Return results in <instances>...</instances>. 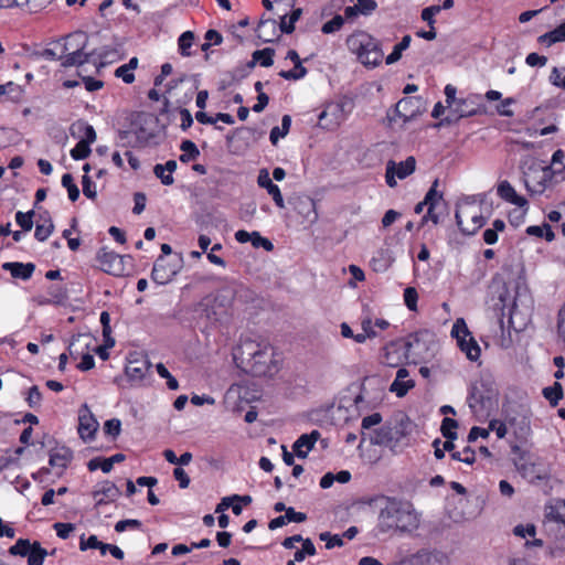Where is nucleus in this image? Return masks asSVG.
Returning <instances> with one entry per match:
<instances>
[{
    "label": "nucleus",
    "mask_w": 565,
    "mask_h": 565,
    "mask_svg": "<svg viewBox=\"0 0 565 565\" xmlns=\"http://www.w3.org/2000/svg\"><path fill=\"white\" fill-rule=\"evenodd\" d=\"M141 526H142L141 521L136 520V519H126V520H120L115 524V531L118 533H121V532L126 531V529H128V527L139 530V529H141Z\"/></svg>",
    "instance_id": "69168bd1"
},
{
    "label": "nucleus",
    "mask_w": 565,
    "mask_h": 565,
    "mask_svg": "<svg viewBox=\"0 0 565 565\" xmlns=\"http://www.w3.org/2000/svg\"><path fill=\"white\" fill-rule=\"evenodd\" d=\"M455 220L463 235H475L487 222V218L481 213H471V211L461 205L456 210Z\"/></svg>",
    "instance_id": "ddd939ff"
},
{
    "label": "nucleus",
    "mask_w": 565,
    "mask_h": 565,
    "mask_svg": "<svg viewBox=\"0 0 565 565\" xmlns=\"http://www.w3.org/2000/svg\"><path fill=\"white\" fill-rule=\"evenodd\" d=\"M235 298V289L225 287L220 289L215 296L204 297L198 305V312L205 318L211 326L227 322Z\"/></svg>",
    "instance_id": "f03ea898"
},
{
    "label": "nucleus",
    "mask_w": 565,
    "mask_h": 565,
    "mask_svg": "<svg viewBox=\"0 0 565 565\" xmlns=\"http://www.w3.org/2000/svg\"><path fill=\"white\" fill-rule=\"evenodd\" d=\"M295 4V0H275V7L273 10V14L279 19V22L284 18L288 17V10L292 9Z\"/></svg>",
    "instance_id": "09e8293b"
},
{
    "label": "nucleus",
    "mask_w": 565,
    "mask_h": 565,
    "mask_svg": "<svg viewBox=\"0 0 565 565\" xmlns=\"http://www.w3.org/2000/svg\"><path fill=\"white\" fill-rule=\"evenodd\" d=\"M42 401V393L40 392L39 386L33 385L28 391V396L25 398V402L28 403L29 407L31 408H39Z\"/></svg>",
    "instance_id": "4d7b16f0"
},
{
    "label": "nucleus",
    "mask_w": 565,
    "mask_h": 565,
    "mask_svg": "<svg viewBox=\"0 0 565 565\" xmlns=\"http://www.w3.org/2000/svg\"><path fill=\"white\" fill-rule=\"evenodd\" d=\"M395 439L394 428L391 425H383L374 429L370 435V443L372 445L387 446Z\"/></svg>",
    "instance_id": "a878e982"
},
{
    "label": "nucleus",
    "mask_w": 565,
    "mask_h": 565,
    "mask_svg": "<svg viewBox=\"0 0 565 565\" xmlns=\"http://www.w3.org/2000/svg\"><path fill=\"white\" fill-rule=\"evenodd\" d=\"M40 220L42 221V223H36L34 237L39 242H44L52 234L54 230V224L47 212L40 214Z\"/></svg>",
    "instance_id": "c756f323"
},
{
    "label": "nucleus",
    "mask_w": 565,
    "mask_h": 565,
    "mask_svg": "<svg viewBox=\"0 0 565 565\" xmlns=\"http://www.w3.org/2000/svg\"><path fill=\"white\" fill-rule=\"evenodd\" d=\"M343 24L344 18L340 14H337L322 25L321 31L324 34H331L339 31L343 26Z\"/></svg>",
    "instance_id": "864d4df0"
},
{
    "label": "nucleus",
    "mask_w": 565,
    "mask_h": 565,
    "mask_svg": "<svg viewBox=\"0 0 565 565\" xmlns=\"http://www.w3.org/2000/svg\"><path fill=\"white\" fill-rule=\"evenodd\" d=\"M439 179H435L430 189L425 195V203L428 207H437L439 202L443 200V192L437 190Z\"/></svg>",
    "instance_id": "49530a36"
},
{
    "label": "nucleus",
    "mask_w": 565,
    "mask_h": 565,
    "mask_svg": "<svg viewBox=\"0 0 565 565\" xmlns=\"http://www.w3.org/2000/svg\"><path fill=\"white\" fill-rule=\"evenodd\" d=\"M96 51L77 50L71 51L63 56L61 65L63 67L81 66L85 63L93 62Z\"/></svg>",
    "instance_id": "aec40b11"
},
{
    "label": "nucleus",
    "mask_w": 565,
    "mask_h": 565,
    "mask_svg": "<svg viewBox=\"0 0 565 565\" xmlns=\"http://www.w3.org/2000/svg\"><path fill=\"white\" fill-rule=\"evenodd\" d=\"M418 294L414 287H407L404 290V301L406 307L415 311L417 309Z\"/></svg>",
    "instance_id": "052dcab7"
},
{
    "label": "nucleus",
    "mask_w": 565,
    "mask_h": 565,
    "mask_svg": "<svg viewBox=\"0 0 565 565\" xmlns=\"http://www.w3.org/2000/svg\"><path fill=\"white\" fill-rule=\"evenodd\" d=\"M275 350L270 344L246 340L233 352L237 367L253 376H271L276 370Z\"/></svg>",
    "instance_id": "f257e3e1"
},
{
    "label": "nucleus",
    "mask_w": 565,
    "mask_h": 565,
    "mask_svg": "<svg viewBox=\"0 0 565 565\" xmlns=\"http://www.w3.org/2000/svg\"><path fill=\"white\" fill-rule=\"evenodd\" d=\"M481 99V95L478 94H471L466 98H460L451 109V113L456 115L457 119L483 114L484 106L480 103Z\"/></svg>",
    "instance_id": "4468645a"
},
{
    "label": "nucleus",
    "mask_w": 565,
    "mask_h": 565,
    "mask_svg": "<svg viewBox=\"0 0 565 565\" xmlns=\"http://www.w3.org/2000/svg\"><path fill=\"white\" fill-rule=\"evenodd\" d=\"M33 210L26 213L19 211L15 214V222L24 232L31 231L33 227Z\"/></svg>",
    "instance_id": "8fccbe9b"
},
{
    "label": "nucleus",
    "mask_w": 565,
    "mask_h": 565,
    "mask_svg": "<svg viewBox=\"0 0 565 565\" xmlns=\"http://www.w3.org/2000/svg\"><path fill=\"white\" fill-rule=\"evenodd\" d=\"M90 152L87 141H78L76 146L71 150V156L74 160L85 159Z\"/></svg>",
    "instance_id": "680f3d73"
},
{
    "label": "nucleus",
    "mask_w": 565,
    "mask_h": 565,
    "mask_svg": "<svg viewBox=\"0 0 565 565\" xmlns=\"http://www.w3.org/2000/svg\"><path fill=\"white\" fill-rule=\"evenodd\" d=\"M347 46L367 68H375L382 63L384 53L381 41L365 31H358L349 35Z\"/></svg>",
    "instance_id": "20e7f679"
},
{
    "label": "nucleus",
    "mask_w": 565,
    "mask_h": 565,
    "mask_svg": "<svg viewBox=\"0 0 565 565\" xmlns=\"http://www.w3.org/2000/svg\"><path fill=\"white\" fill-rule=\"evenodd\" d=\"M88 44V36L83 31H76L66 36V42L64 44V51L67 52L70 50H86Z\"/></svg>",
    "instance_id": "c85d7f7f"
},
{
    "label": "nucleus",
    "mask_w": 565,
    "mask_h": 565,
    "mask_svg": "<svg viewBox=\"0 0 565 565\" xmlns=\"http://www.w3.org/2000/svg\"><path fill=\"white\" fill-rule=\"evenodd\" d=\"M150 365L148 361H129V364L125 369V373L130 382L139 383L143 380L146 373L149 371Z\"/></svg>",
    "instance_id": "393cba45"
},
{
    "label": "nucleus",
    "mask_w": 565,
    "mask_h": 565,
    "mask_svg": "<svg viewBox=\"0 0 565 565\" xmlns=\"http://www.w3.org/2000/svg\"><path fill=\"white\" fill-rule=\"evenodd\" d=\"M420 97H404L396 104V111L401 117L413 118L420 113Z\"/></svg>",
    "instance_id": "4be33fe9"
},
{
    "label": "nucleus",
    "mask_w": 565,
    "mask_h": 565,
    "mask_svg": "<svg viewBox=\"0 0 565 565\" xmlns=\"http://www.w3.org/2000/svg\"><path fill=\"white\" fill-rule=\"evenodd\" d=\"M73 459V451L67 447H62L56 451L50 452L49 463L51 467H60L63 470L67 468Z\"/></svg>",
    "instance_id": "cd10ccee"
},
{
    "label": "nucleus",
    "mask_w": 565,
    "mask_h": 565,
    "mask_svg": "<svg viewBox=\"0 0 565 565\" xmlns=\"http://www.w3.org/2000/svg\"><path fill=\"white\" fill-rule=\"evenodd\" d=\"M416 160L414 157H408L406 160L396 164L395 161L390 160L386 164V172L384 177H408L415 171Z\"/></svg>",
    "instance_id": "6ab92c4d"
},
{
    "label": "nucleus",
    "mask_w": 565,
    "mask_h": 565,
    "mask_svg": "<svg viewBox=\"0 0 565 565\" xmlns=\"http://www.w3.org/2000/svg\"><path fill=\"white\" fill-rule=\"evenodd\" d=\"M550 82L552 85L565 89V67H553Z\"/></svg>",
    "instance_id": "bf43d9fd"
},
{
    "label": "nucleus",
    "mask_w": 565,
    "mask_h": 565,
    "mask_svg": "<svg viewBox=\"0 0 565 565\" xmlns=\"http://www.w3.org/2000/svg\"><path fill=\"white\" fill-rule=\"evenodd\" d=\"M257 183L262 189H266L268 194L273 198V201L279 209L285 207V200L277 184L273 182V179H257Z\"/></svg>",
    "instance_id": "7c9ffc66"
},
{
    "label": "nucleus",
    "mask_w": 565,
    "mask_h": 565,
    "mask_svg": "<svg viewBox=\"0 0 565 565\" xmlns=\"http://www.w3.org/2000/svg\"><path fill=\"white\" fill-rule=\"evenodd\" d=\"M120 43H115L114 45H104L100 49L95 50L96 54L94 57V64L98 63L100 66H105L116 62L120 57Z\"/></svg>",
    "instance_id": "412c9836"
},
{
    "label": "nucleus",
    "mask_w": 565,
    "mask_h": 565,
    "mask_svg": "<svg viewBox=\"0 0 565 565\" xmlns=\"http://www.w3.org/2000/svg\"><path fill=\"white\" fill-rule=\"evenodd\" d=\"M53 529L55 530L56 535L60 539L66 540L68 539L70 534L75 530V524L56 522L53 524Z\"/></svg>",
    "instance_id": "0e129e2a"
},
{
    "label": "nucleus",
    "mask_w": 565,
    "mask_h": 565,
    "mask_svg": "<svg viewBox=\"0 0 565 565\" xmlns=\"http://www.w3.org/2000/svg\"><path fill=\"white\" fill-rule=\"evenodd\" d=\"M1 267L3 270L9 271L12 278L23 281L31 279L35 270L33 263L6 262Z\"/></svg>",
    "instance_id": "a211bd4d"
},
{
    "label": "nucleus",
    "mask_w": 565,
    "mask_h": 565,
    "mask_svg": "<svg viewBox=\"0 0 565 565\" xmlns=\"http://www.w3.org/2000/svg\"><path fill=\"white\" fill-rule=\"evenodd\" d=\"M498 194L501 199L520 207L527 203L523 196L516 194L514 188L508 181H502L498 185Z\"/></svg>",
    "instance_id": "bb28decb"
},
{
    "label": "nucleus",
    "mask_w": 565,
    "mask_h": 565,
    "mask_svg": "<svg viewBox=\"0 0 565 565\" xmlns=\"http://www.w3.org/2000/svg\"><path fill=\"white\" fill-rule=\"evenodd\" d=\"M511 451H512V454L515 455V458L513 459V462H514V466H515L516 470L519 469L520 465L526 463L527 461H531L529 452L523 450L520 446L513 445L511 447Z\"/></svg>",
    "instance_id": "e2e57ef3"
},
{
    "label": "nucleus",
    "mask_w": 565,
    "mask_h": 565,
    "mask_svg": "<svg viewBox=\"0 0 565 565\" xmlns=\"http://www.w3.org/2000/svg\"><path fill=\"white\" fill-rule=\"evenodd\" d=\"M24 89L21 85L15 84L14 82L7 83V96L8 99L13 103H20L23 98Z\"/></svg>",
    "instance_id": "603ef678"
},
{
    "label": "nucleus",
    "mask_w": 565,
    "mask_h": 565,
    "mask_svg": "<svg viewBox=\"0 0 565 565\" xmlns=\"http://www.w3.org/2000/svg\"><path fill=\"white\" fill-rule=\"evenodd\" d=\"M445 557V554L441 552L427 550H420L415 555V559L422 565H428L431 559L441 561Z\"/></svg>",
    "instance_id": "a18cd8bd"
},
{
    "label": "nucleus",
    "mask_w": 565,
    "mask_h": 565,
    "mask_svg": "<svg viewBox=\"0 0 565 565\" xmlns=\"http://www.w3.org/2000/svg\"><path fill=\"white\" fill-rule=\"evenodd\" d=\"M382 499L386 503L379 514L376 529L380 533H387L392 530L405 532L417 527V518L404 509L399 501L388 497H382Z\"/></svg>",
    "instance_id": "7ed1b4c3"
},
{
    "label": "nucleus",
    "mask_w": 565,
    "mask_h": 565,
    "mask_svg": "<svg viewBox=\"0 0 565 565\" xmlns=\"http://www.w3.org/2000/svg\"><path fill=\"white\" fill-rule=\"evenodd\" d=\"M291 126V117L289 115H284L281 118V127H274L270 130L269 139L273 145H276L279 138L285 137L290 129Z\"/></svg>",
    "instance_id": "a19ab883"
},
{
    "label": "nucleus",
    "mask_w": 565,
    "mask_h": 565,
    "mask_svg": "<svg viewBox=\"0 0 565 565\" xmlns=\"http://www.w3.org/2000/svg\"><path fill=\"white\" fill-rule=\"evenodd\" d=\"M275 50L271 47H265L257 50L252 55V61L248 63L249 67H253L257 62L263 67H269L274 64Z\"/></svg>",
    "instance_id": "473e14b6"
},
{
    "label": "nucleus",
    "mask_w": 565,
    "mask_h": 565,
    "mask_svg": "<svg viewBox=\"0 0 565 565\" xmlns=\"http://www.w3.org/2000/svg\"><path fill=\"white\" fill-rule=\"evenodd\" d=\"M100 323L103 326V337L108 347L115 345V340L110 337L111 328H110V316L107 311H103L100 313Z\"/></svg>",
    "instance_id": "3c124183"
},
{
    "label": "nucleus",
    "mask_w": 565,
    "mask_h": 565,
    "mask_svg": "<svg viewBox=\"0 0 565 565\" xmlns=\"http://www.w3.org/2000/svg\"><path fill=\"white\" fill-rule=\"evenodd\" d=\"M419 343V333L409 334L407 339H396L383 348L382 363L396 367L408 359L409 353Z\"/></svg>",
    "instance_id": "0eeeda50"
},
{
    "label": "nucleus",
    "mask_w": 565,
    "mask_h": 565,
    "mask_svg": "<svg viewBox=\"0 0 565 565\" xmlns=\"http://www.w3.org/2000/svg\"><path fill=\"white\" fill-rule=\"evenodd\" d=\"M542 393L552 406H556L563 398V386L559 382H554L553 385L544 387Z\"/></svg>",
    "instance_id": "ea45409f"
},
{
    "label": "nucleus",
    "mask_w": 565,
    "mask_h": 565,
    "mask_svg": "<svg viewBox=\"0 0 565 565\" xmlns=\"http://www.w3.org/2000/svg\"><path fill=\"white\" fill-rule=\"evenodd\" d=\"M100 545V541L96 535H89L85 539V534H82L79 537V550L87 551L89 548H97Z\"/></svg>",
    "instance_id": "774afa93"
},
{
    "label": "nucleus",
    "mask_w": 565,
    "mask_h": 565,
    "mask_svg": "<svg viewBox=\"0 0 565 565\" xmlns=\"http://www.w3.org/2000/svg\"><path fill=\"white\" fill-rule=\"evenodd\" d=\"M78 434L85 441H92L98 428L97 420L92 415H82L78 418Z\"/></svg>",
    "instance_id": "b1692460"
},
{
    "label": "nucleus",
    "mask_w": 565,
    "mask_h": 565,
    "mask_svg": "<svg viewBox=\"0 0 565 565\" xmlns=\"http://www.w3.org/2000/svg\"><path fill=\"white\" fill-rule=\"evenodd\" d=\"M182 268V256L175 255L174 260H168L163 255L159 256L151 270V279L159 285L170 282Z\"/></svg>",
    "instance_id": "f8f14e48"
},
{
    "label": "nucleus",
    "mask_w": 565,
    "mask_h": 565,
    "mask_svg": "<svg viewBox=\"0 0 565 565\" xmlns=\"http://www.w3.org/2000/svg\"><path fill=\"white\" fill-rule=\"evenodd\" d=\"M498 390L490 379L475 381L469 390L467 403L473 414H489L497 403Z\"/></svg>",
    "instance_id": "39448f33"
},
{
    "label": "nucleus",
    "mask_w": 565,
    "mask_h": 565,
    "mask_svg": "<svg viewBox=\"0 0 565 565\" xmlns=\"http://www.w3.org/2000/svg\"><path fill=\"white\" fill-rule=\"evenodd\" d=\"M301 14V8H292L290 13L288 12V17L279 22V31L285 34H291L295 31V23L300 19Z\"/></svg>",
    "instance_id": "4c0bfd02"
},
{
    "label": "nucleus",
    "mask_w": 565,
    "mask_h": 565,
    "mask_svg": "<svg viewBox=\"0 0 565 565\" xmlns=\"http://www.w3.org/2000/svg\"><path fill=\"white\" fill-rule=\"evenodd\" d=\"M130 256H122L114 250H108L106 247L99 248L96 254V260L98 262L99 268L111 276L122 277L128 275L126 262L130 260Z\"/></svg>",
    "instance_id": "9d476101"
},
{
    "label": "nucleus",
    "mask_w": 565,
    "mask_h": 565,
    "mask_svg": "<svg viewBox=\"0 0 565 565\" xmlns=\"http://www.w3.org/2000/svg\"><path fill=\"white\" fill-rule=\"evenodd\" d=\"M407 376L408 371L405 367L398 369L396 379L391 384L390 391L395 393L398 397L405 396L408 391L415 386V382L413 380L404 381V379Z\"/></svg>",
    "instance_id": "5701e85b"
},
{
    "label": "nucleus",
    "mask_w": 565,
    "mask_h": 565,
    "mask_svg": "<svg viewBox=\"0 0 565 565\" xmlns=\"http://www.w3.org/2000/svg\"><path fill=\"white\" fill-rule=\"evenodd\" d=\"M412 42V38L409 34H406L402 38L401 42L397 43L393 51L386 56L385 63L387 65H392L396 62H398L403 55V52L409 47V44Z\"/></svg>",
    "instance_id": "c9c22d12"
},
{
    "label": "nucleus",
    "mask_w": 565,
    "mask_h": 565,
    "mask_svg": "<svg viewBox=\"0 0 565 565\" xmlns=\"http://www.w3.org/2000/svg\"><path fill=\"white\" fill-rule=\"evenodd\" d=\"M308 71L305 66H302V63H297L294 65L292 70L288 71H280L278 75L287 81H298L303 78L307 75Z\"/></svg>",
    "instance_id": "c03bdc74"
},
{
    "label": "nucleus",
    "mask_w": 565,
    "mask_h": 565,
    "mask_svg": "<svg viewBox=\"0 0 565 565\" xmlns=\"http://www.w3.org/2000/svg\"><path fill=\"white\" fill-rule=\"evenodd\" d=\"M120 494L119 488L114 482L106 480L102 483L99 490L93 491V498L96 500L95 507L114 502Z\"/></svg>",
    "instance_id": "2eb2a0df"
},
{
    "label": "nucleus",
    "mask_w": 565,
    "mask_h": 565,
    "mask_svg": "<svg viewBox=\"0 0 565 565\" xmlns=\"http://www.w3.org/2000/svg\"><path fill=\"white\" fill-rule=\"evenodd\" d=\"M195 35L192 31H185L183 32L179 39H178V46H179V53L182 56H191L192 52L190 51L191 46L193 45Z\"/></svg>",
    "instance_id": "79ce46f5"
},
{
    "label": "nucleus",
    "mask_w": 565,
    "mask_h": 565,
    "mask_svg": "<svg viewBox=\"0 0 565 565\" xmlns=\"http://www.w3.org/2000/svg\"><path fill=\"white\" fill-rule=\"evenodd\" d=\"M457 428L458 422L456 419L445 416L441 420L440 431L446 439H457Z\"/></svg>",
    "instance_id": "37998d69"
},
{
    "label": "nucleus",
    "mask_w": 565,
    "mask_h": 565,
    "mask_svg": "<svg viewBox=\"0 0 565 565\" xmlns=\"http://www.w3.org/2000/svg\"><path fill=\"white\" fill-rule=\"evenodd\" d=\"M46 292L50 296V298L42 301V303L62 305L68 298L67 288L61 284H54L49 286Z\"/></svg>",
    "instance_id": "2f4dec72"
},
{
    "label": "nucleus",
    "mask_w": 565,
    "mask_h": 565,
    "mask_svg": "<svg viewBox=\"0 0 565 565\" xmlns=\"http://www.w3.org/2000/svg\"><path fill=\"white\" fill-rule=\"evenodd\" d=\"M319 438L320 433L317 429L309 434H302L292 445L295 455L300 459L307 458L309 451L313 449Z\"/></svg>",
    "instance_id": "dca6fc26"
},
{
    "label": "nucleus",
    "mask_w": 565,
    "mask_h": 565,
    "mask_svg": "<svg viewBox=\"0 0 565 565\" xmlns=\"http://www.w3.org/2000/svg\"><path fill=\"white\" fill-rule=\"evenodd\" d=\"M287 202L301 217L302 224L307 223L308 225H312L317 223L319 215L317 212L316 201L311 196L301 193H294L288 196Z\"/></svg>",
    "instance_id": "9b49d317"
},
{
    "label": "nucleus",
    "mask_w": 565,
    "mask_h": 565,
    "mask_svg": "<svg viewBox=\"0 0 565 565\" xmlns=\"http://www.w3.org/2000/svg\"><path fill=\"white\" fill-rule=\"evenodd\" d=\"M156 369L161 377L167 379V386L169 390L175 391L179 388L178 380L171 375L169 370L162 363H158Z\"/></svg>",
    "instance_id": "5fc2aeb1"
},
{
    "label": "nucleus",
    "mask_w": 565,
    "mask_h": 565,
    "mask_svg": "<svg viewBox=\"0 0 565 565\" xmlns=\"http://www.w3.org/2000/svg\"><path fill=\"white\" fill-rule=\"evenodd\" d=\"M527 191L532 195H541L547 188L553 186L555 179H523Z\"/></svg>",
    "instance_id": "72a5a7b5"
},
{
    "label": "nucleus",
    "mask_w": 565,
    "mask_h": 565,
    "mask_svg": "<svg viewBox=\"0 0 565 565\" xmlns=\"http://www.w3.org/2000/svg\"><path fill=\"white\" fill-rule=\"evenodd\" d=\"M279 24L275 18H262L256 32L259 40L264 43L274 42L279 38Z\"/></svg>",
    "instance_id": "f3484780"
},
{
    "label": "nucleus",
    "mask_w": 565,
    "mask_h": 565,
    "mask_svg": "<svg viewBox=\"0 0 565 565\" xmlns=\"http://www.w3.org/2000/svg\"><path fill=\"white\" fill-rule=\"evenodd\" d=\"M451 335L456 338L459 349L470 361H477L480 358V347L462 318L457 319L452 324Z\"/></svg>",
    "instance_id": "1a4fd4ad"
},
{
    "label": "nucleus",
    "mask_w": 565,
    "mask_h": 565,
    "mask_svg": "<svg viewBox=\"0 0 565 565\" xmlns=\"http://www.w3.org/2000/svg\"><path fill=\"white\" fill-rule=\"evenodd\" d=\"M518 472L530 482H536L546 479V475H542L537 470V466L532 461L520 465Z\"/></svg>",
    "instance_id": "f704fd0d"
},
{
    "label": "nucleus",
    "mask_w": 565,
    "mask_h": 565,
    "mask_svg": "<svg viewBox=\"0 0 565 565\" xmlns=\"http://www.w3.org/2000/svg\"><path fill=\"white\" fill-rule=\"evenodd\" d=\"M499 301L502 306V310L508 309L509 322L513 326L514 318L523 312V309L527 310L531 305V298L529 296L527 289L520 285H515L514 296H511L509 290L507 289L499 297Z\"/></svg>",
    "instance_id": "6e6552de"
},
{
    "label": "nucleus",
    "mask_w": 565,
    "mask_h": 565,
    "mask_svg": "<svg viewBox=\"0 0 565 565\" xmlns=\"http://www.w3.org/2000/svg\"><path fill=\"white\" fill-rule=\"evenodd\" d=\"M180 149L182 153L179 157L181 162H189L195 160L200 156V150L196 145L191 140H183Z\"/></svg>",
    "instance_id": "58836bf2"
},
{
    "label": "nucleus",
    "mask_w": 565,
    "mask_h": 565,
    "mask_svg": "<svg viewBox=\"0 0 565 565\" xmlns=\"http://www.w3.org/2000/svg\"><path fill=\"white\" fill-rule=\"evenodd\" d=\"M104 433L116 439L121 433V422L118 418H111L105 422Z\"/></svg>",
    "instance_id": "6e6d98bb"
},
{
    "label": "nucleus",
    "mask_w": 565,
    "mask_h": 565,
    "mask_svg": "<svg viewBox=\"0 0 565 565\" xmlns=\"http://www.w3.org/2000/svg\"><path fill=\"white\" fill-rule=\"evenodd\" d=\"M74 180L75 179H62V184L67 190L68 199L72 202H75L79 198V189Z\"/></svg>",
    "instance_id": "338daca9"
},
{
    "label": "nucleus",
    "mask_w": 565,
    "mask_h": 565,
    "mask_svg": "<svg viewBox=\"0 0 565 565\" xmlns=\"http://www.w3.org/2000/svg\"><path fill=\"white\" fill-rule=\"evenodd\" d=\"M252 245L254 248H264L266 252L274 249V244L266 237H263L259 232L254 231L252 236Z\"/></svg>",
    "instance_id": "13d9d810"
},
{
    "label": "nucleus",
    "mask_w": 565,
    "mask_h": 565,
    "mask_svg": "<svg viewBox=\"0 0 565 565\" xmlns=\"http://www.w3.org/2000/svg\"><path fill=\"white\" fill-rule=\"evenodd\" d=\"M32 543L29 539H19L14 545L10 546L8 552L10 555L13 556H28L30 550H31Z\"/></svg>",
    "instance_id": "de8ad7c7"
},
{
    "label": "nucleus",
    "mask_w": 565,
    "mask_h": 565,
    "mask_svg": "<svg viewBox=\"0 0 565 565\" xmlns=\"http://www.w3.org/2000/svg\"><path fill=\"white\" fill-rule=\"evenodd\" d=\"M49 552L41 546L39 541L32 542L31 550L28 554V565H43Z\"/></svg>",
    "instance_id": "e433bc0d"
},
{
    "label": "nucleus",
    "mask_w": 565,
    "mask_h": 565,
    "mask_svg": "<svg viewBox=\"0 0 565 565\" xmlns=\"http://www.w3.org/2000/svg\"><path fill=\"white\" fill-rule=\"evenodd\" d=\"M353 107V99L348 96L327 103L318 116L320 127L328 130L338 129L352 113Z\"/></svg>",
    "instance_id": "423d86ee"
}]
</instances>
